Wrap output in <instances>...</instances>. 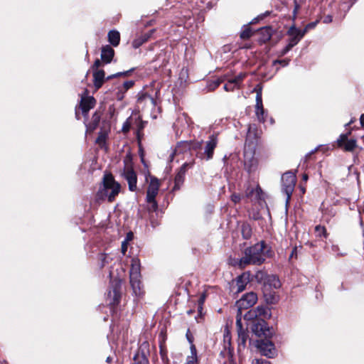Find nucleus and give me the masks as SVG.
<instances>
[{"mask_svg": "<svg viewBox=\"0 0 364 364\" xmlns=\"http://www.w3.org/2000/svg\"><path fill=\"white\" fill-rule=\"evenodd\" d=\"M191 355H197V350L194 345L191 346Z\"/></svg>", "mask_w": 364, "mask_h": 364, "instance_id": "obj_53", "label": "nucleus"}, {"mask_svg": "<svg viewBox=\"0 0 364 364\" xmlns=\"http://www.w3.org/2000/svg\"><path fill=\"white\" fill-rule=\"evenodd\" d=\"M218 140L216 134H212L209 136L204 148V154L206 156V160H210L213 156L214 149L217 146Z\"/></svg>", "mask_w": 364, "mask_h": 364, "instance_id": "obj_9", "label": "nucleus"}, {"mask_svg": "<svg viewBox=\"0 0 364 364\" xmlns=\"http://www.w3.org/2000/svg\"><path fill=\"white\" fill-rule=\"evenodd\" d=\"M188 166V164L187 163H185L181 166V168L178 171L174 178V186L173 188V191L180 189L181 186L183 185Z\"/></svg>", "mask_w": 364, "mask_h": 364, "instance_id": "obj_11", "label": "nucleus"}, {"mask_svg": "<svg viewBox=\"0 0 364 364\" xmlns=\"http://www.w3.org/2000/svg\"><path fill=\"white\" fill-rule=\"evenodd\" d=\"M106 361H107V363H110V362L112 361V358H111V357H109H109H107V358Z\"/></svg>", "mask_w": 364, "mask_h": 364, "instance_id": "obj_60", "label": "nucleus"}, {"mask_svg": "<svg viewBox=\"0 0 364 364\" xmlns=\"http://www.w3.org/2000/svg\"><path fill=\"white\" fill-rule=\"evenodd\" d=\"M242 237L245 239H249L250 238L252 235V228L251 226L248 223H243L242 225V229H241Z\"/></svg>", "mask_w": 364, "mask_h": 364, "instance_id": "obj_25", "label": "nucleus"}, {"mask_svg": "<svg viewBox=\"0 0 364 364\" xmlns=\"http://www.w3.org/2000/svg\"><path fill=\"white\" fill-rule=\"evenodd\" d=\"M105 81V73L103 70H96L93 71V82L97 90L102 87Z\"/></svg>", "mask_w": 364, "mask_h": 364, "instance_id": "obj_16", "label": "nucleus"}, {"mask_svg": "<svg viewBox=\"0 0 364 364\" xmlns=\"http://www.w3.org/2000/svg\"><path fill=\"white\" fill-rule=\"evenodd\" d=\"M132 159L130 154L126 155L124 159V166L121 172V176L124 178L127 181L129 186V190L131 191H135L137 189V176L136 173L133 169L132 166Z\"/></svg>", "mask_w": 364, "mask_h": 364, "instance_id": "obj_5", "label": "nucleus"}, {"mask_svg": "<svg viewBox=\"0 0 364 364\" xmlns=\"http://www.w3.org/2000/svg\"><path fill=\"white\" fill-rule=\"evenodd\" d=\"M356 146L357 141L355 139H348L341 148L346 151H353Z\"/></svg>", "mask_w": 364, "mask_h": 364, "instance_id": "obj_26", "label": "nucleus"}, {"mask_svg": "<svg viewBox=\"0 0 364 364\" xmlns=\"http://www.w3.org/2000/svg\"><path fill=\"white\" fill-rule=\"evenodd\" d=\"M127 244L128 242L124 240L122 242V252L123 255H124L127 250Z\"/></svg>", "mask_w": 364, "mask_h": 364, "instance_id": "obj_48", "label": "nucleus"}, {"mask_svg": "<svg viewBox=\"0 0 364 364\" xmlns=\"http://www.w3.org/2000/svg\"><path fill=\"white\" fill-rule=\"evenodd\" d=\"M237 87L235 86V84L231 80V79L228 80V82L224 85V90L225 91H232L235 88Z\"/></svg>", "mask_w": 364, "mask_h": 364, "instance_id": "obj_37", "label": "nucleus"}, {"mask_svg": "<svg viewBox=\"0 0 364 364\" xmlns=\"http://www.w3.org/2000/svg\"><path fill=\"white\" fill-rule=\"evenodd\" d=\"M133 70L134 69H131V70L125 71V72H120V73H117L116 74L109 75L107 77L106 80H110L113 77H119V76H124V77L128 76L129 75V73L133 71Z\"/></svg>", "mask_w": 364, "mask_h": 364, "instance_id": "obj_35", "label": "nucleus"}, {"mask_svg": "<svg viewBox=\"0 0 364 364\" xmlns=\"http://www.w3.org/2000/svg\"><path fill=\"white\" fill-rule=\"evenodd\" d=\"M153 33L154 30H151L148 33H144L134 39L132 42L133 47L135 48L140 47L143 43L146 42L150 38Z\"/></svg>", "mask_w": 364, "mask_h": 364, "instance_id": "obj_19", "label": "nucleus"}, {"mask_svg": "<svg viewBox=\"0 0 364 364\" xmlns=\"http://www.w3.org/2000/svg\"><path fill=\"white\" fill-rule=\"evenodd\" d=\"M299 9V5L297 4L296 1H294V9L293 11L294 18H296V15Z\"/></svg>", "mask_w": 364, "mask_h": 364, "instance_id": "obj_50", "label": "nucleus"}, {"mask_svg": "<svg viewBox=\"0 0 364 364\" xmlns=\"http://www.w3.org/2000/svg\"><path fill=\"white\" fill-rule=\"evenodd\" d=\"M249 282L250 274L248 273H243L242 275L239 276L236 280L237 292L242 291Z\"/></svg>", "mask_w": 364, "mask_h": 364, "instance_id": "obj_18", "label": "nucleus"}, {"mask_svg": "<svg viewBox=\"0 0 364 364\" xmlns=\"http://www.w3.org/2000/svg\"><path fill=\"white\" fill-rule=\"evenodd\" d=\"M108 41L113 46H117L120 41V34L116 30L110 31L108 33Z\"/></svg>", "mask_w": 364, "mask_h": 364, "instance_id": "obj_21", "label": "nucleus"}, {"mask_svg": "<svg viewBox=\"0 0 364 364\" xmlns=\"http://www.w3.org/2000/svg\"><path fill=\"white\" fill-rule=\"evenodd\" d=\"M237 334H238L239 345L245 346V343H246L247 338V334L246 331L245 330L237 332Z\"/></svg>", "mask_w": 364, "mask_h": 364, "instance_id": "obj_27", "label": "nucleus"}, {"mask_svg": "<svg viewBox=\"0 0 364 364\" xmlns=\"http://www.w3.org/2000/svg\"><path fill=\"white\" fill-rule=\"evenodd\" d=\"M246 73H240L235 77L231 78V80L235 84V86L237 87L240 86V84L242 82L243 79L245 77Z\"/></svg>", "mask_w": 364, "mask_h": 364, "instance_id": "obj_28", "label": "nucleus"}, {"mask_svg": "<svg viewBox=\"0 0 364 364\" xmlns=\"http://www.w3.org/2000/svg\"><path fill=\"white\" fill-rule=\"evenodd\" d=\"M263 364H271V363L269 361L264 360V361L263 362Z\"/></svg>", "mask_w": 364, "mask_h": 364, "instance_id": "obj_62", "label": "nucleus"}, {"mask_svg": "<svg viewBox=\"0 0 364 364\" xmlns=\"http://www.w3.org/2000/svg\"><path fill=\"white\" fill-rule=\"evenodd\" d=\"M242 48H250V45H245V46H242Z\"/></svg>", "mask_w": 364, "mask_h": 364, "instance_id": "obj_63", "label": "nucleus"}, {"mask_svg": "<svg viewBox=\"0 0 364 364\" xmlns=\"http://www.w3.org/2000/svg\"><path fill=\"white\" fill-rule=\"evenodd\" d=\"M252 35V31L250 27H246L240 33V38L246 40L250 38Z\"/></svg>", "mask_w": 364, "mask_h": 364, "instance_id": "obj_31", "label": "nucleus"}, {"mask_svg": "<svg viewBox=\"0 0 364 364\" xmlns=\"http://www.w3.org/2000/svg\"><path fill=\"white\" fill-rule=\"evenodd\" d=\"M134 84V81L128 80L125 81L119 87L117 93L118 100H122L124 97V93L131 88Z\"/></svg>", "mask_w": 364, "mask_h": 364, "instance_id": "obj_20", "label": "nucleus"}, {"mask_svg": "<svg viewBox=\"0 0 364 364\" xmlns=\"http://www.w3.org/2000/svg\"><path fill=\"white\" fill-rule=\"evenodd\" d=\"M107 258H108V257L105 254L100 255L99 259L101 261V264H100L101 267H104L107 263H108Z\"/></svg>", "mask_w": 364, "mask_h": 364, "instance_id": "obj_41", "label": "nucleus"}, {"mask_svg": "<svg viewBox=\"0 0 364 364\" xmlns=\"http://www.w3.org/2000/svg\"><path fill=\"white\" fill-rule=\"evenodd\" d=\"M270 317L269 311L263 306L248 311L244 316L247 321H252V331L258 337L267 336L269 328L265 321Z\"/></svg>", "mask_w": 364, "mask_h": 364, "instance_id": "obj_1", "label": "nucleus"}, {"mask_svg": "<svg viewBox=\"0 0 364 364\" xmlns=\"http://www.w3.org/2000/svg\"><path fill=\"white\" fill-rule=\"evenodd\" d=\"M296 176L291 171L286 172L282 176V190L287 195V201L288 202L294 191L296 184Z\"/></svg>", "mask_w": 364, "mask_h": 364, "instance_id": "obj_6", "label": "nucleus"}, {"mask_svg": "<svg viewBox=\"0 0 364 364\" xmlns=\"http://www.w3.org/2000/svg\"><path fill=\"white\" fill-rule=\"evenodd\" d=\"M350 134V132L347 134H342L339 136L338 139H337V144L338 147H343L344 143L348 140V137Z\"/></svg>", "mask_w": 364, "mask_h": 364, "instance_id": "obj_30", "label": "nucleus"}, {"mask_svg": "<svg viewBox=\"0 0 364 364\" xmlns=\"http://www.w3.org/2000/svg\"><path fill=\"white\" fill-rule=\"evenodd\" d=\"M100 122V116L97 113H95L92 116L93 129H95Z\"/></svg>", "mask_w": 364, "mask_h": 364, "instance_id": "obj_43", "label": "nucleus"}, {"mask_svg": "<svg viewBox=\"0 0 364 364\" xmlns=\"http://www.w3.org/2000/svg\"><path fill=\"white\" fill-rule=\"evenodd\" d=\"M309 30V28H307V26H306L303 30H300L298 28V33L302 38L304 36V35L308 32Z\"/></svg>", "mask_w": 364, "mask_h": 364, "instance_id": "obj_45", "label": "nucleus"}, {"mask_svg": "<svg viewBox=\"0 0 364 364\" xmlns=\"http://www.w3.org/2000/svg\"><path fill=\"white\" fill-rule=\"evenodd\" d=\"M259 106H262V95L261 93H257V96H256V106L255 107H259Z\"/></svg>", "mask_w": 364, "mask_h": 364, "instance_id": "obj_44", "label": "nucleus"}, {"mask_svg": "<svg viewBox=\"0 0 364 364\" xmlns=\"http://www.w3.org/2000/svg\"><path fill=\"white\" fill-rule=\"evenodd\" d=\"M287 35L289 36L288 44L294 47L301 39L298 33V28L295 26H292L287 31Z\"/></svg>", "mask_w": 364, "mask_h": 364, "instance_id": "obj_14", "label": "nucleus"}, {"mask_svg": "<svg viewBox=\"0 0 364 364\" xmlns=\"http://www.w3.org/2000/svg\"><path fill=\"white\" fill-rule=\"evenodd\" d=\"M138 103H144L145 105H148L154 107H155L156 101L151 95L148 94H144L138 99Z\"/></svg>", "mask_w": 364, "mask_h": 364, "instance_id": "obj_22", "label": "nucleus"}, {"mask_svg": "<svg viewBox=\"0 0 364 364\" xmlns=\"http://www.w3.org/2000/svg\"><path fill=\"white\" fill-rule=\"evenodd\" d=\"M231 200H232V202H234L235 203H237L238 202H240V196L237 194H232L231 196Z\"/></svg>", "mask_w": 364, "mask_h": 364, "instance_id": "obj_47", "label": "nucleus"}, {"mask_svg": "<svg viewBox=\"0 0 364 364\" xmlns=\"http://www.w3.org/2000/svg\"><path fill=\"white\" fill-rule=\"evenodd\" d=\"M220 84V81L219 80H215L213 82H211L208 85V90H214L215 88H217Z\"/></svg>", "mask_w": 364, "mask_h": 364, "instance_id": "obj_40", "label": "nucleus"}, {"mask_svg": "<svg viewBox=\"0 0 364 364\" xmlns=\"http://www.w3.org/2000/svg\"><path fill=\"white\" fill-rule=\"evenodd\" d=\"M264 361V360L263 359H254L252 362V364H263V362Z\"/></svg>", "mask_w": 364, "mask_h": 364, "instance_id": "obj_54", "label": "nucleus"}, {"mask_svg": "<svg viewBox=\"0 0 364 364\" xmlns=\"http://www.w3.org/2000/svg\"><path fill=\"white\" fill-rule=\"evenodd\" d=\"M159 180L154 176H151L150 182L146 191V200H153V199H155L159 193Z\"/></svg>", "mask_w": 364, "mask_h": 364, "instance_id": "obj_8", "label": "nucleus"}, {"mask_svg": "<svg viewBox=\"0 0 364 364\" xmlns=\"http://www.w3.org/2000/svg\"><path fill=\"white\" fill-rule=\"evenodd\" d=\"M203 301H204V296H203L200 299V303L202 304L203 303Z\"/></svg>", "mask_w": 364, "mask_h": 364, "instance_id": "obj_61", "label": "nucleus"}, {"mask_svg": "<svg viewBox=\"0 0 364 364\" xmlns=\"http://www.w3.org/2000/svg\"><path fill=\"white\" fill-rule=\"evenodd\" d=\"M120 287L119 282L116 283L112 291L108 292V297L110 299L109 304L115 306L119 304L120 300Z\"/></svg>", "mask_w": 364, "mask_h": 364, "instance_id": "obj_13", "label": "nucleus"}, {"mask_svg": "<svg viewBox=\"0 0 364 364\" xmlns=\"http://www.w3.org/2000/svg\"><path fill=\"white\" fill-rule=\"evenodd\" d=\"M130 284L136 296L143 294L141 282V264L138 258H132L129 272Z\"/></svg>", "mask_w": 364, "mask_h": 364, "instance_id": "obj_4", "label": "nucleus"}, {"mask_svg": "<svg viewBox=\"0 0 364 364\" xmlns=\"http://www.w3.org/2000/svg\"><path fill=\"white\" fill-rule=\"evenodd\" d=\"M302 180L304 181H306L308 180V175L307 174H304L302 176Z\"/></svg>", "mask_w": 364, "mask_h": 364, "instance_id": "obj_59", "label": "nucleus"}, {"mask_svg": "<svg viewBox=\"0 0 364 364\" xmlns=\"http://www.w3.org/2000/svg\"><path fill=\"white\" fill-rule=\"evenodd\" d=\"M318 23V21H316L314 22H311V23H308L306 26H307V28H309L310 29H312L316 27V26L317 25Z\"/></svg>", "mask_w": 364, "mask_h": 364, "instance_id": "obj_52", "label": "nucleus"}, {"mask_svg": "<svg viewBox=\"0 0 364 364\" xmlns=\"http://www.w3.org/2000/svg\"><path fill=\"white\" fill-rule=\"evenodd\" d=\"M186 364H198L197 355H188Z\"/></svg>", "mask_w": 364, "mask_h": 364, "instance_id": "obj_38", "label": "nucleus"}, {"mask_svg": "<svg viewBox=\"0 0 364 364\" xmlns=\"http://www.w3.org/2000/svg\"><path fill=\"white\" fill-rule=\"evenodd\" d=\"M148 205L149 212H156L158 209V203L156 199H153V200H146Z\"/></svg>", "mask_w": 364, "mask_h": 364, "instance_id": "obj_32", "label": "nucleus"}, {"mask_svg": "<svg viewBox=\"0 0 364 364\" xmlns=\"http://www.w3.org/2000/svg\"><path fill=\"white\" fill-rule=\"evenodd\" d=\"M241 314H240L238 312L237 315V318H236V328H237V332L245 330L242 328V325Z\"/></svg>", "mask_w": 364, "mask_h": 364, "instance_id": "obj_36", "label": "nucleus"}, {"mask_svg": "<svg viewBox=\"0 0 364 364\" xmlns=\"http://www.w3.org/2000/svg\"><path fill=\"white\" fill-rule=\"evenodd\" d=\"M255 108H256V115L257 117V119H259V121L264 122L265 119H264V110L263 106L255 107Z\"/></svg>", "mask_w": 364, "mask_h": 364, "instance_id": "obj_29", "label": "nucleus"}, {"mask_svg": "<svg viewBox=\"0 0 364 364\" xmlns=\"http://www.w3.org/2000/svg\"><path fill=\"white\" fill-rule=\"evenodd\" d=\"M280 63L282 64L283 66H286L289 64V60H276L275 61V63Z\"/></svg>", "mask_w": 364, "mask_h": 364, "instance_id": "obj_55", "label": "nucleus"}, {"mask_svg": "<svg viewBox=\"0 0 364 364\" xmlns=\"http://www.w3.org/2000/svg\"><path fill=\"white\" fill-rule=\"evenodd\" d=\"M257 138H258V134H257V129L256 126L255 124H249L247 133L245 146L247 144L249 145L254 144L255 141H256Z\"/></svg>", "mask_w": 364, "mask_h": 364, "instance_id": "obj_17", "label": "nucleus"}, {"mask_svg": "<svg viewBox=\"0 0 364 364\" xmlns=\"http://www.w3.org/2000/svg\"><path fill=\"white\" fill-rule=\"evenodd\" d=\"M257 347L259 349L262 355L269 358H271L274 355V344L270 341H258L257 343Z\"/></svg>", "mask_w": 364, "mask_h": 364, "instance_id": "obj_10", "label": "nucleus"}, {"mask_svg": "<svg viewBox=\"0 0 364 364\" xmlns=\"http://www.w3.org/2000/svg\"><path fill=\"white\" fill-rule=\"evenodd\" d=\"M114 55V50L110 46L107 45L102 48L101 59L105 63H109L112 61Z\"/></svg>", "mask_w": 364, "mask_h": 364, "instance_id": "obj_15", "label": "nucleus"}, {"mask_svg": "<svg viewBox=\"0 0 364 364\" xmlns=\"http://www.w3.org/2000/svg\"><path fill=\"white\" fill-rule=\"evenodd\" d=\"M257 301V296L254 292H249L242 296V297L237 301L236 306L240 314H242V309H247L252 306Z\"/></svg>", "mask_w": 364, "mask_h": 364, "instance_id": "obj_7", "label": "nucleus"}, {"mask_svg": "<svg viewBox=\"0 0 364 364\" xmlns=\"http://www.w3.org/2000/svg\"><path fill=\"white\" fill-rule=\"evenodd\" d=\"M187 338H188V339L189 342H191H191H192V341L191 340V338H190V337L188 336V334H187Z\"/></svg>", "mask_w": 364, "mask_h": 364, "instance_id": "obj_64", "label": "nucleus"}, {"mask_svg": "<svg viewBox=\"0 0 364 364\" xmlns=\"http://www.w3.org/2000/svg\"><path fill=\"white\" fill-rule=\"evenodd\" d=\"M293 47L290 46L289 44H287L286 47L282 50L281 53L282 55H285L287 53H288Z\"/></svg>", "mask_w": 364, "mask_h": 364, "instance_id": "obj_49", "label": "nucleus"}, {"mask_svg": "<svg viewBox=\"0 0 364 364\" xmlns=\"http://www.w3.org/2000/svg\"><path fill=\"white\" fill-rule=\"evenodd\" d=\"M332 20H333L332 16L330 15H328L323 18V21L324 23H329L331 22H332Z\"/></svg>", "mask_w": 364, "mask_h": 364, "instance_id": "obj_51", "label": "nucleus"}, {"mask_svg": "<svg viewBox=\"0 0 364 364\" xmlns=\"http://www.w3.org/2000/svg\"><path fill=\"white\" fill-rule=\"evenodd\" d=\"M101 65L102 62L99 59H97L92 65V69L94 70H99L98 68L101 66Z\"/></svg>", "mask_w": 364, "mask_h": 364, "instance_id": "obj_46", "label": "nucleus"}, {"mask_svg": "<svg viewBox=\"0 0 364 364\" xmlns=\"http://www.w3.org/2000/svg\"><path fill=\"white\" fill-rule=\"evenodd\" d=\"M259 33L262 36L259 39L261 43H266L272 38V30L270 28H262Z\"/></svg>", "mask_w": 364, "mask_h": 364, "instance_id": "obj_23", "label": "nucleus"}, {"mask_svg": "<svg viewBox=\"0 0 364 364\" xmlns=\"http://www.w3.org/2000/svg\"><path fill=\"white\" fill-rule=\"evenodd\" d=\"M224 339H225V341H230V338H229V332H228V330H225V332L224 333Z\"/></svg>", "mask_w": 364, "mask_h": 364, "instance_id": "obj_57", "label": "nucleus"}, {"mask_svg": "<svg viewBox=\"0 0 364 364\" xmlns=\"http://www.w3.org/2000/svg\"><path fill=\"white\" fill-rule=\"evenodd\" d=\"M360 124L364 127V114L360 116Z\"/></svg>", "mask_w": 364, "mask_h": 364, "instance_id": "obj_58", "label": "nucleus"}, {"mask_svg": "<svg viewBox=\"0 0 364 364\" xmlns=\"http://www.w3.org/2000/svg\"><path fill=\"white\" fill-rule=\"evenodd\" d=\"M132 238H133V233L130 232L127 235V237H126V239L124 240V241H127L128 242L129 241L132 240Z\"/></svg>", "mask_w": 364, "mask_h": 364, "instance_id": "obj_56", "label": "nucleus"}, {"mask_svg": "<svg viewBox=\"0 0 364 364\" xmlns=\"http://www.w3.org/2000/svg\"><path fill=\"white\" fill-rule=\"evenodd\" d=\"M130 122H129V119L126 120L122 127V130L123 132L127 133L130 129Z\"/></svg>", "mask_w": 364, "mask_h": 364, "instance_id": "obj_42", "label": "nucleus"}, {"mask_svg": "<svg viewBox=\"0 0 364 364\" xmlns=\"http://www.w3.org/2000/svg\"><path fill=\"white\" fill-rule=\"evenodd\" d=\"M266 283L269 284V285L272 286L274 289L279 288L281 286L278 277L275 275H267Z\"/></svg>", "mask_w": 364, "mask_h": 364, "instance_id": "obj_24", "label": "nucleus"}, {"mask_svg": "<svg viewBox=\"0 0 364 364\" xmlns=\"http://www.w3.org/2000/svg\"><path fill=\"white\" fill-rule=\"evenodd\" d=\"M96 104V100L93 97H82L80 107L85 117H87L90 109L93 108Z\"/></svg>", "mask_w": 364, "mask_h": 364, "instance_id": "obj_12", "label": "nucleus"}, {"mask_svg": "<svg viewBox=\"0 0 364 364\" xmlns=\"http://www.w3.org/2000/svg\"><path fill=\"white\" fill-rule=\"evenodd\" d=\"M106 139V135L104 133H100L96 139V143L100 145L105 144Z\"/></svg>", "mask_w": 364, "mask_h": 364, "instance_id": "obj_39", "label": "nucleus"}, {"mask_svg": "<svg viewBox=\"0 0 364 364\" xmlns=\"http://www.w3.org/2000/svg\"><path fill=\"white\" fill-rule=\"evenodd\" d=\"M315 232L317 237L326 236V228L321 225H317L315 228Z\"/></svg>", "mask_w": 364, "mask_h": 364, "instance_id": "obj_34", "label": "nucleus"}, {"mask_svg": "<svg viewBox=\"0 0 364 364\" xmlns=\"http://www.w3.org/2000/svg\"><path fill=\"white\" fill-rule=\"evenodd\" d=\"M267 275L261 271H259L255 274V278L259 282H264L266 284Z\"/></svg>", "mask_w": 364, "mask_h": 364, "instance_id": "obj_33", "label": "nucleus"}, {"mask_svg": "<svg viewBox=\"0 0 364 364\" xmlns=\"http://www.w3.org/2000/svg\"><path fill=\"white\" fill-rule=\"evenodd\" d=\"M264 242L261 241L255 245L247 248L245 256L240 259V266L244 268L247 264H261L265 260Z\"/></svg>", "mask_w": 364, "mask_h": 364, "instance_id": "obj_2", "label": "nucleus"}, {"mask_svg": "<svg viewBox=\"0 0 364 364\" xmlns=\"http://www.w3.org/2000/svg\"><path fill=\"white\" fill-rule=\"evenodd\" d=\"M102 183V188L97 192V197L101 200L107 199L111 203L119 193L121 185L114 180L112 174H105Z\"/></svg>", "mask_w": 364, "mask_h": 364, "instance_id": "obj_3", "label": "nucleus"}]
</instances>
